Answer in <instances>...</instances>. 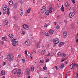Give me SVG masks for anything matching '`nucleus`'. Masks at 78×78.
<instances>
[{
	"label": "nucleus",
	"instance_id": "nucleus-1",
	"mask_svg": "<svg viewBox=\"0 0 78 78\" xmlns=\"http://www.w3.org/2000/svg\"><path fill=\"white\" fill-rule=\"evenodd\" d=\"M46 11V7L45 6H44L42 8L41 10V12L42 14L44 13Z\"/></svg>",
	"mask_w": 78,
	"mask_h": 78
},
{
	"label": "nucleus",
	"instance_id": "nucleus-2",
	"mask_svg": "<svg viewBox=\"0 0 78 78\" xmlns=\"http://www.w3.org/2000/svg\"><path fill=\"white\" fill-rule=\"evenodd\" d=\"M12 55H11L10 54H9L8 56L7 59L8 61L9 62H11L12 61Z\"/></svg>",
	"mask_w": 78,
	"mask_h": 78
},
{
	"label": "nucleus",
	"instance_id": "nucleus-3",
	"mask_svg": "<svg viewBox=\"0 0 78 78\" xmlns=\"http://www.w3.org/2000/svg\"><path fill=\"white\" fill-rule=\"evenodd\" d=\"M53 42L54 43L58 44L59 42V40L58 38L54 39L53 40Z\"/></svg>",
	"mask_w": 78,
	"mask_h": 78
},
{
	"label": "nucleus",
	"instance_id": "nucleus-4",
	"mask_svg": "<svg viewBox=\"0 0 78 78\" xmlns=\"http://www.w3.org/2000/svg\"><path fill=\"white\" fill-rule=\"evenodd\" d=\"M75 16V13L73 12H71L69 14V17L70 18H72Z\"/></svg>",
	"mask_w": 78,
	"mask_h": 78
},
{
	"label": "nucleus",
	"instance_id": "nucleus-5",
	"mask_svg": "<svg viewBox=\"0 0 78 78\" xmlns=\"http://www.w3.org/2000/svg\"><path fill=\"white\" fill-rule=\"evenodd\" d=\"M23 28H24V29H26V30H28L29 27L27 25L23 24Z\"/></svg>",
	"mask_w": 78,
	"mask_h": 78
},
{
	"label": "nucleus",
	"instance_id": "nucleus-6",
	"mask_svg": "<svg viewBox=\"0 0 78 78\" xmlns=\"http://www.w3.org/2000/svg\"><path fill=\"white\" fill-rule=\"evenodd\" d=\"M30 73V70L29 69H27L26 70V73L27 75H29Z\"/></svg>",
	"mask_w": 78,
	"mask_h": 78
},
{
	"label": "nucleus",
	"instance_id": "nucleus-7",
	"mask_svg": "<svg viewBox=\"0 0 78 78\" xmlns=\"http://www.w3.org/2000/svg\"><path fill=\"white\" fill-rule=\"evenodd\" d=\"M67 32L65 31L63 34V37L65 39H66L67 37Z\"/></svg>",
	"mask_w": 78,
	"mask_h": 78
},
{
	"label": "nucleus",
	"instance_id": "nucleus-8",
	"mask_svg": "<svg viewBox=\"0 0 78 78\" xmlns=\"http://www.w3.org/2000/svg\"><path fill=\"white\" fill-rule=\"evenodd\" d=\"M12 45H14V46H16L18 45V43H17V41H16L15 42H12Z\"/></svg>",
	"mask_w": 78,
	"mask_h": 78
},
{
	"label": "nucleus",
	"instance_id": "nucleus-9",
	"mask_svg": "<svg viewBox=\"0 0 78 78\" xmlns=\"http://www.w3.org/2000/svg\"><path fill=\"white\" fill-rule=\"evenodd\" d=\"M21 74V70H20V69H18V71L17 72V76H20Z\"/></svg>",
	"mask_w": 78,
	"mask_h": 78
},
{
	"label": "nucleus",
	"instance_id": "nucleus-10",
	"mask_svg": "<svg viewBox=\"0 0 78 78\" xmlns=\"http://www.w3.org/2000/svg\"><path fill=\"white\" fill-rule=\"evenodd\" d=\"M64 65L63 63H62L61 64L60 66H59V68L60 69H63V68H64Z\"/></svg>",
	"mask_w": 78,
	"mask_h": 78
},
{
	"label": "nucleus",
	"instance_id": "nucleus-11",
	"mask_svg": "<svg viewBox=\"0 0 78 78\" xmlns=\"http://www.w3.org/2000/svg\"><path fill=\"white\" fill-rule=\"evenodd\" d=\"M54 31L52 30H49L48 32L50 34H53V33Z\"/></svg>",
	"mask_w": 78,
	"mask_h": 78
},
{
	"label": "nucleus",
	"instance_id": "nucleus-12",
	"mask_svg": "<svg viewBox=\"0 0 78 78\" xmlns=\"http://www.w3.org/2000/svg\"><path fill=\"white\" fill-rule=\"evenodd\" d=\"M65 6L69 8L70 6V4H69L68 2H66L65 4Z\"/></svg>",
	"mask_w": 78,
	"mask_h": 78
},
{
	"label": "nucleus",
	"instance_id": "nucleus-13",
	"mask_svg": "<svg viewBox=\"0 0 78 78\" xmlns=\"http://www.w3.org/2000/svg\"><path fill=\"white\" fill-rule=\"evenodd\" d=\"M26 44L28 45V46H30V43L29 41H27L26 42Z\"/></svg>",
	"mask_w": 78,
	"mask_h": 78
},
{
	"label": "nucleus",
	"instance_id": "nucleus-14",
	"mask_svg": "<svg viewBox=\"0 0 78 78\" xmlns=\"http://www.w3.org/2000/svg\"><path fill=\"white\" fill-rule=\"evenodd\" d=\"M65 44V43L64 42H60L59 44V47H61V45H64V44Z\"/></svg>",
	"mask_w": 78,
	"mask_h": 78
},
{
	"label": "nucleus",
	"instance_id": "nucleus-15",
	"mask_svg": "<svg viewBox=\"0 0 78 78\" xmlns=\"http://www.w3.org/2000/svg\"><path fill=\"white\" fill-rule=\"evenodd\" d=\"M31 10V8H29L27 11V14H29V13L30 12V11Z\"/></svg>",
	"mask_w": 78,
	"mask_h": 78
},
{
	"label": "nucleus",
	"instance_id": "nucleus-16",
	"mask_svg": "<svg viewBox=\"0 0 78 78\" xmlns=\"http://www.w3.org/2000/svg\"><path fill=\"white\" fill-rule=\"evenodd\" d=\"M17 72V69H14L12 71V73H13V74H16Z\"/></svg>",
	"mask_w": 78,
	"mask_h": 78
},
{
	"label": "nucleus",
	"instance_id": "nucleus-17",
	"mask_svg": "<svg viewBox=\"0 0 78 78\" xmlns=\"http://www.w3.org/2000/svg\"><path fill=\"white\" fill-rule=\"evenodd\" d=\"M4 23L5 25H7L8 24V21L7 20H5L4 21Z\"/></svg>",
	"mask_w": 78,
	"mask_h": 78
},
{
	"label": "nucleus",
	"instance_id": "nucleus-18",
	"mask_svg": "<svg viewBox=\"0 0 78 78\" xmlns=\"http://www.w3.org/2000/svg\"><path fill=\"white\" fill-rule=\"evenodd\" d=\"M45 53V50H43L41 52V55H44V54Z\"/></svg>",
	"mask_w": 78,
	"mask_h": 78
},
{
	"label": "nucleus",
	"instance_id": "nucleus-19",
	"mask_svg": "<svg viewBox=\"0 0 78 78\" xmlns=\"http://www.w3.org/2000/svg\"><path fill=\"white\" fill-rule=\"evenodd\" d=\"M20 16H22L23 12H22V9H21L20 11Z\"/></svg>",
	"mask_w": 78,
	"mask_h": 78
},
{
	"label": "nucleus",
	"instance_id": "nucleus-20",
	"mask_svg": "<svg viewBox=\"0 0 78 78\" xmlns=\"http://www.w3.org/2000/svg\"><path fill=\"white\" fill-rule=\"evenodd\" d=\"M9 3L10 5H12L13 4V2H12V1H10L9 2Z\"/></svg>",
	"mask_w": 78,
	"mask_h": 78
},
{
	"label": "nucleus",
	"instance_id": "nucleus-21",
	"mask_svg": "<svg viewBox=\"0 0 78 78\" xmlns=\"http://www.w3.org/2000/svg\"><path fill=\"white\" fill-rule=\"evenodd\" d=\"M45 14H46V15H49V14H50V12H49V11L47 10L45 12Z\"/></svg>",
	"mask_w": 78,
	"mask_h": 78
},
{
	"label": "nucleus",
	"instance_id": "nucleus-22",
	"mask_svg": "<svg viewBox=\"0 0 78 78\" xmlns=\"http://www.w3.org/2000/svg\"><path fill=\"white\" fill-rule=\"evenodd\" d=\"M3 8L2 9H3L4 10V11H5V10H6V6H5L4 5H3Z\"/></svg>",
	"mask_w": 78,
	"mask_h": 78
},
{
	"label": "nucleus",
	"instance_id": "nucleus-23",
	"mask_svg": "<svg viewBox=\"0 0 78 78\" xmlns=\"http://www.w3.org/2000/svg\"><path fill=\"white\" fill-rule=\"evenodd\" d=\"M5 72L4 71H1V75H5Z\"/></svg>",
	"mask_w": 78,
	"mask_h": 78
},
{
	"label": "nucleus",
	"instance_id": "nucleus-24",
	"mask_svg": "<svg viewBox=\"0 0 78 78\" xmlns=\"http://www.w3.org/2000/svg\"><path fill=\"white\" fill-rule=\"evenodd\" d=\"M61 52H58L57 54V56L58 57H59L60 56H61Z\"/></svg>",
	"mask_w": 78,
	"mask_h": 78
},
{
	"label": "nucleus",
	"instance_id": "nucleus-25",
	"mask_svg": "<svg viewBox=\"0 0 78 78\" xmlns=\"http://www.w3.org/2000/svg\"><path fill=\"white\" fill-rule=\"evenodd\" d=\"M9 37H10V38H12V37H13V35H12V34H9Z\"/></svg>",
	"mask_w": 78,
	"mask_h": 78
},
{
	"label": "nucleus",
	"instance_id": "nucleus-26",
	"mask_svg": "<svg viewBox=\"0 0 78 78\" xmlns=\"http://www.w3.org/2000/svg\"><path fill=\"white\" fill-rule=\"evenodd\" d=\"M27 56H28V57H29V58H31V54H30V53H28Z\"/></svg>",
	"mask_w": 78,
	"mask_h": 78
},
{
	"label": "nucleus",
	"instance_id": "nucleus-27",
	"mask_svg": "<svg viewBox=\"0 0 78 78\" xmlns=\"http://www.w3.org/2000/svg\"><path fill=\"white\" fill-rule=\"evenodd\" d=\"M61 10L62 12L64 11V7L63 6H62V7L61 8Z\"/></svg>",
	"mask_w": 78,
	"mask_h": 78
},
{
	"label": "nucleus",
	"instance_id": "nucleus-28",
	"mask_svg": "<svg viewBox=\"0 0 78 78\" xmlns=\"http://www.w3.org/2000/svg\"><path fill=\"white\" fill-rule=\"evenodd\" d=\"M36 46L37 48H40V47H41V46H40V45H39V44H36Z\"/></svg>",
	"mask_w": 78,
	"mask_h": 78
},
{
	"label": "nucleus",
	"instance_id": "nucleus-29",
	"mask_svg": "<svg viewBox=\"0 0 78 78\" xmlns=\"http://www.w3.org/2000/svg\"><path fill=\"white\" fill-rule=\"evenodd\" d=\"M16 39H12V42H16Z\"/></svg>",
	"mask_w": 78,
	"mask_h": 78
},
{
	"label": "nucleus",
	"instance_id": "nucleus-30",
	"mask_svg": "<svg viewBox=\"0 0 78 78\" xmlns=\"http://www.w3.org/2000/svg\"><path fill=\"white\" fill-rule=\"evenodd\" d=\"M14 6L15 8H17V3H15L14 4Z\"/></svg>",
	"mask_w": 78,
	"mask_h": 78
},
{
	"label": "nucleus",
	"instance_id": "nucleus-31",
	"mask_svg": "<svg viewBox=\"0 0 78 78\" xmlns=\"http://www.w3.org/2000/svg\"><path fill=\"white\" fill-rule=\"evenodd\" d=\"M31 71L32 72H33L34 71V67H33V66H32V67L31 68Z\"/></svg>",
	"mask_w": 78,
	"mask_h": 78
},
{
	"label": "nucleus",
	"instance_id": "nucleus-32",
	"mask_svg": "<svg viewBox=\"0 0 78 78\" xmlns=\"http://www.w3.org/2000/svg\"><path fill=\"white\" fill-rule=\"evenodd\" d=\"M40 62L41 63H43L44 62V60H41L40 61Z\"/></svg>",
	"mask_w": 78,
	"mask_h": 78
},
{
	"label": "nucleus",
	"instance_id": "nucleus-33",
	"mask_svg": "<svg viewBox=\"0 0 78 78\" xmlns=\"http://www.w3.org/2000/svg\"><path fill=\"white\" fill-rule=\"evenodd\" d=\"M6 10H4L3 11V14H6Z\"/></svg>",
	"mask_w": 78,
	"mask_h": 78
},
{
	"label": "nucleus",
	"instance_id": "nucleus-34",
	"mask_svg": "<svg viewBox=\"0 0 78 78\" xmlns=\"http://www.w3.org/2000/svg\"><path fill=\"white\" fill-rule=\"evenodd\" d=\"M51 56V53H49L48 54V55H47V56Z\"/></svg>",
	"mask_w": 78,
	"mask_h": 78
},
{
	"label": "nucleus",
	"instance_id": "nucleus-35",
	"mask_svg": "<svg viewBox=\"0 0 78 78\" xmlns=\"http://www.w3.org/2000/svg\"><path fill=\"white\" fill-rule=\"evenodd\" d=\"M18 1L19 2V3H21V4H22V3H23V2H22V0H19Z\"/></svg>",
	"mask_w": 78,
	"mask_h": 78
},
{
	"label": "nucleus",
	"instance_id": "nucleus-36",
	"mask_svg": "<svg viewBox=\"0 0 78 78\" xmlns=\"http://www.w3.org/2000/svg\"><path fill=\"white\" fill-rule=\"evenodd\" d=\"M62 57H63V58H64V57H65V56H66V55L64 54H62Z\"/></svg>",
	"mask_w": 78,
	"mask_h": 78
},
{
	"label": "nucleus",
	"instance_id": "nucleus-37",
	"mask_svg": "<svg viewBox=\"0 0 78 78\" xmlns=\"http://www.w3.org/2000/svg\"><path fill=\"white\" fill-rule=\"evenodd\" d=\"M71 27L72 28H74V27H75V26H74V24H72L71 25Z\"/></svg>",
	"mask_w": 78,
	"mask_h": 78
},
{
	"label": "nucleus",
	"instance_id": "nucleus-38",
	"mask_svg": "<svg viewBox=\"0 0 78 78\" xmlns=\"http://www.w3.org/2000/svg\"><path fill=\"white\" fill-rule=\"evenodd\" d=\"M45 35L47 36H48L50 35V34H49V33H47L45 34Z\"/></svg>",
	"mask_w": 78,
	"mask_h": 78
},
{
	"label": "nucleus",
	"instance_id": "nucleus-39",
	"mask_svg": "<svg viewBox=\"0 0 78 78\" xmlns=\"http://www.w3.org/2000/svg\"><path fill=\"white\" fill-rule=\"evenodd\" d=\"M2 40L3 41H6V39L5 38V37H2Z\"/></svg>",
	"mask_w": 78,
	"mask_h": 78
},
{
	"label": "nucleus",
	"instance_id": "nucleus-40",
	"mask_svg": "<svg viewBox=\"0 0 78 78\" xmlns=\"http://www.w3.org/2000/svg\"><path fill=\"white\" fill-rule=\"evenodd\" d=\"M56 28L57 29H59V28H60V27L57 26H56Z\"/></svg>",
	"mask_w": 78,
	"mask_h": 78
},
{
	"label": "nucleus",
	"instance_id": "nucleus-41",
	"mask_svg": "<svg viewBox=\"0 0 78 78\" xmlns=\"http://www.w3.org/2000/svg\"><path fill=\"white\" fill-rule=\"evenodd\" d=\"M73 68V65L71 64L70 65V69H72Z\"/></svg>",
	"mask_w": 78,
	"mask_h": 78
},
{
	"label": "nucleus",
	"instance_id": "nucleus-42",
	"mask_svg": "<svg viewBox=\"0 0 78 78\" xmlns=\"http://www.w3.org/2000/svg\"><path fill=\"white\" fill-rule=\"evenodd\" d=\"M64 22H65V24L66 25H67V22H68L67 20H64Z\"/></svg>",
	"mask_w": 78,
	"mask_h": 78
},
{
	"label": "nucleus",
	"instance_id": "nucleus-43",
	"mask_svg": "<svg viewBox=\"0 0 78 78\" xmlns=\"http://www.w3.org/2000/svg\"><path fill=\"white\" fill-rule=\"evenodd\" d=\"M57 19H60V16L59 15H57Z\"/></svg>",
	"mask_w": 78,
	"mask_h": 78
},
{
	"label": "nucleus",
	"instance_id": "nucleus-44",
	"mask_svg": "<svg viewBox=\"0 0 78 78\" xmlns=\"http://www.w3.org/2000/svg\"><path fill=\"white\" fill-rule=\"evenodd\" d=\"M73 66H76V67H78V65L76 63H75L73 65Z\"/></svg>",
	"mask_w": 78,
	"mask_h": 78
},
{
	"label": "nucleus",
	"instance_id": "nucleus-45",
	"mask_svg": "<svg viewBox=\"0 0 78 78\" xmlns=\"http://www.w3.org/2000/svg\"><path fill=\"white\" fill-rule=\"evenodd\" d=\"M47 27H48V26H47V24H45L44 26V27L45 28H46Z\"/></svg>",
	"mask_w": 78,
	"mask_h": 78
},
{
	"label": "nucleus",
	"instance_id": "nucleus-46",
	"mask_svg": "<svg viewBox=\"0 0 78 78\" xmlns=\"http://www.w3.org/2000/svg\"><path fill=\"white\" fill-rule=\"evenodd\" d=\"M66 59L65 58H63L62 59V62L64 61H65V60Z\"/></svg>",
	"mask_w": 78,
	"mask_h": 78
},
{
	"label": "nucleus",
	"instance_id": "nucleus-47",
	"mask_svg": "<svg viewBox=\"0 0 78 78\" xmlns=\"http://www.w3.org/2000/svg\"><path fill=\"white\" fill-rule=\"evenodd\" d=\"M7 14L8 15H9V10H7Z\"/></svg>",
	"mask_w": 78,
	"mask_h": 78
},
{
	"label": "nucleus",
	"instance_id": "nucleus-48",
	"mask_svg": "<svg viewBox=\"0 0 78 78\" xmlns=\"http://www.w3.org/2000/svg\"><path fill=\"white\" fill-rule=\"evenodd\" d=\"M55 69H56V70H58V68L57 67V66H55Z\"/></svg>",
	"mask_w": 78,
	"mask_h": 78
},
{
	"label": "nucleus",
	"instance_id": "nucleus-49",
	"mask_svg": "<svg viewBox=\"0 0 78 78\" xmlns=\"http://www.w3.org/2000/svg\"><path fill=\"white\" fill-rule=\"evenodd\" d=\"M43 69L44 70H46L47 69V67H46V66H44V67H43Z\"/></svg>",
	"mask_w": 78,
	"mask_h": 78
},
{
	"label": "nucleus",
	"instance_id": "nucleus-50",
	"mask_svg": "<svg viewBox=\"0 0 78 78\" xmlns=\"http://www.w3.org/2000/svg\"><path fill=\"white\" fill-rule=\"evenodd\" d=\"M48 11H49V13H51V12H52V11H51V10L49 9Z\"/></svg>",
	"mask_w": 78,
	"mask_h": 78
},
{
	"label": "nucleus",
	"instance_id": "nucleus-51",
	"mask_svg": "<svg viewBox=\"0 0 78 78\" xmlns=\"http://www.w3.org/2000/svg\"><path fill=\"white\" fill-rule=\"evenodd\" d=\"M72 2L73 3H75V0H72Z\"/></svg>",
	"mask_w": 78,
	"mask_h": 78
},
{
	"label": "nucleus",
	"instance_id": "nucleus-52",
	"mask_svg": "<svg viewBox=\"0 0 78 78\" xmlns=\"http://www.w3.org/2000/svg\"><path fill=\"white\" fill-rule=\"evenodd\" d=\"M22 34H25V31H23L22 32Z\"/></svg>",
	"mask_w": 78,
	"mask_h": 78
},
{
	"label": "nucleus",
	"instance_id": "nucleus-53",
	"mask_svg": "<svg viewBox=\"0 0 78 78\" xmlns=\"http://www.w3.org/2000/svg\"><path fill=\"white\" fill-rule=\"evenodd\" d=\"M22 62H25V59H22Z\"/></svg>",
	"mask_w": 78,
	"mask_h": 78
},
{
	"label": "nucleus",
	"instance_id": "nucleus-54",
	"mask_svg": "<svg viewBox=\"0 0 78 78\" xmlns=\"http://www.w3.org/2000/svg\"><path fill=\"white\" fill-rule=\"evenodd\" d=\"M54 43V44L53 47H55V46H56V43Z\"/></svg>",
	"mask_w": 78,
	"mask_h": 78
},
{
	"label": "nucleus",
	"instance_id": "nucleus-55",
	"mask_svg": "<svg viewBox=\"0 0 78 78\" xmlns=\"http://www.w3.org/2000/svg\"><path fill=\"white\" fill-rule=\"evenodd\" d=\"M48 61H49V59H48L47 60H46L45 62H47Z\"/></svg>",
	"mask_w": 78,
	"mask_h": 78
},
{
	"label": "nucleus",
	"instance_id": "nucleus-56",
	"mask_svg": "<svg viewBox=\"0 0 78 78\" xmlns=\"http://www.w3.org/2000/svg\"><path fill=\"white\" fill-rule=\"evenodd\" d=\"M51 8H52L51 6V5H50V8H49V9H51Z\"/></svg>",
	"mask_w": 78,
	"mask_h": 78
},
{
	"label": "nucleus",
	"instance_id": "nucleus-57",
	"mask_svg": "<svg viewBox=\"0 0 78 78\" xmlns=\"http://www.w3.org/2000/svg\"><path fill=\"white\" fill-rule=\"evenodd\" d=\"M76 42H77V43H78V39L77 38L76 40Z\"/></svg>",
	"mask_w": 78,
	"mask_h": 78
},
{
	"label": "nucleus",
	"instance_id": "nucleus-58",
	"mask_svg": "<svg viewBox=\"0 0 78 78\" xmlns=\"http://www.w3.org/2000/svg\"><path fill=\"white\" fill-rule=\"evenodd\" d=\"M56 23H57L56 22H54V25H56Z\"/></svg>",
	"mask_w": 78,
	"mask_h": 78
},
{
	"label": "nucleus",
	"instance_id": "nucleus-59",
	"mask_svg": "<svg viewBox=\"0 0 78 78\" xmlns=\"http://www.w3.org/2000/svg\"><path fill=\"white\" fill-rule=\"evenodd\" d=\"M65 64L66 65H67V62H65Z\"/></svg>",
	"mask_w": 78,
	"mask_h": 78
},
{
	"label": "nucleus",
	"instance_id": "nucleus-60",
	"mask_svg": "<svg viewBox=\"0 0 78 78\" xmlns=\"http://www.w3.org/2000/svg\"><path fill=\"white\" fill-rule=\"evenodd\" d=\"M3 43H4V42H1V44L3 45Z\"/></svg>",
	"mask_w": 78,
	"mask_h": 78
},
{
	"label": "nucleus",
	"instance_id": "nucleus-61",
	"mask_svg": "<svg viewBox=\"0 0 78 78\" xmlns=\"http://www.w3.org/2000/svg\"><path fill=\"white\" fill-rule=\"evenodd\" d=\"M5 64H6L5 62H3V66H5Z\"/></svg>",
	"mask_w": 78,
	"mask_h": 78
},
{
	"label": "nucleus",
	"instance_id": "nucleus-62",
	"mask_svg": "<svg viewBox=\"0 0 78 78\" xmlns=\"http://www.w3.org/2000/svg\"><path fill=\"white\" fill-rule=\"evenodd\" d=\"M65 78H67V75H65Z\"/></svg>",
	"mask_w": 78,
	"mask_h": 78
},
{
	"label": "nucleus",
	"instance_id": "nucleus-63",
	"mask_svg": "<svg viewBox=\"0 0 78 78\" xmlns=\"http://www.w3.org/2000/svg\"><path fill=\"white\" fill-rule=\"evenodd\" d=\"M3 55L1 57V59H2L3 58Z\"/></svg>",
	"mask_w": 78,
	"mask_h": 78
},
{
	"label": "nucleus",
	"instance_id": "nucleus-64",
	"mask_svg": "<svg viewBox=\"0 0 78 78\" xmlns=\"http://www.w3.org/2000/svg\"><path fill=\"white\" fill-rule=\"evenodd\" d=\"M25 53H26V55H27V51H25Z\"/></svg>",
	"mask_w": 78,
	"mask_h": 78
}]
</instances>
